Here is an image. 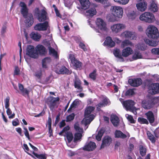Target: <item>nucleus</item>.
Here are the masks:
<instances>
[{
    "mask_svg": "<svg viewBox=\"0 0 159 159\" xmlns=\"http://www.w3.org/2000/svg\"><path fill=\"white\" fill-rule=\"evenodd\" d=\"M95 109V107L91 106L87 107L85 108L84 117L82 121L85 126L89 124L94 118L95 116L94 114H91V113Z\"/></svg>",
    "mask_w": 159,
    "mask_h": 159,
    "instance_id": "f257e3e1",
    "label": "nucleus"
},
{
    "mask_svg": "<svg viewBox=\"0 0 159 159\" xmlns=\"http://www.w3.org/2000/svg\"><path fill=\"white\" fill-rule=\"evenodd\" d=\"M146 33L148 37L151 38L157 39L159 37L158 29L155 26L152 25L148 26Z\"/></svg>",
    "mask_w": 159,
    "mask_h": 159,
    "instance_id": "f03ea898",
    "label": "nucleus"
},
{
    "mask_svg": "<svg viewBox=\"0 0 159 159\" xmlns=\"http://www.w3.org/2000/svg\"><path fill=\"white\" fill-rule=\"evenodd\" d=\"M59 97H54L49 96L45 99V102L48 105L51 111H53L57 102L60 101Z\"/></svg>",
    "mask_w": 159,
    "mask_h": 159,
    "instance_id": "7ed1b4c3",
    "label": "nucleus"
},
{
    "mask_svg": "<svg viewBox=\"0 0 159 159\" xmlns=\"http://www.w3.org/2000/svg\"><path fill=\"white\" fill-rule=\"evenodd\" d=\"M35 13L37 15L38 20L40 22L45 21L48 18L47 13L46 10V8L44 7L40 11L38 7L35 9Z\"/></svg>",
    "mask_w": 159,
    "mask_h": 159,
    "instance_id": "20e7f679",
    "label": "nucleus"
},
{
    "mask_svg": "<svg viewBox=\"0 0 159 159\" xmlns=\"http://www.w3.org/2000/svg\"><path fill=\"white\" fill-rule=\"evenodd\" d=\"M140 20L146 22L152 23L155 20V17L153 14L149 12H145L139 17Z\"/></svg>",
    "mask_w": 159,
    "mask_h": 159,
    "instance_id": "39448f33",
    "label": "nucleus"
},
{
    "mask_svg": "<svg viewBox=\"0 0 159 159\" xmlns=\"http://www.w3.org/2000/svg\"><path fill=\"white\" fill-rule=\"evenodd\" d=\"M154 99L152 97L147 96V99L142 102V106L145 109H149L152 108L154 105Z\"/></svg>",
    "mask_w": 159,
    "mask_h": 159,
    "instance_id": "423d86ee",
    "label": "nucleus"
},
{
    "mask_svg": "<svg viewBox=\"0 0 159 159\" xmlns=\"http://www.w3.org/2000/svg\"><path fill=\"white\" fill-rule=\"evenodd\" d=\"M69 58L70 60L72 66L75 69L77 70L81 69L82 66V63L76 58L74 55L70 54L69 55Z\"/></svg>",
    "mask_w": 159,
    "mask_h": 159,
    "instance_id": "0eeeda50",
    "label": "nucleus"
},
{
    "mask_svg": "<svg viewBox=\"0 0 159 159\" xmlns=\"http://www.w3.org/2000/svg\"><path fill=\"white\" fill-rule=\"evenodd\" d=\"M26 54L30 57L34 59L37 58L39 57L38 53L34 46L29 45L27 46L26 50Z\"/></svg>",
    "mask_w": 159,
    "mask_h": 159,
    "instance_id": "6e6552de",
    "label": "nucleus"
},
{
    "mask_svg": "<svg viewBox=\"0 0 159 159\" xmlns=\"http://www.w3.org/2000/svg\"><path fill=\"white\" fill-rule=\"evenodd\" d=\"M112 14L119 18L122 17L123 11L122 8L120 6H112L110 9Z\"/></svg>",
    "mask_w": 159,
    "mask_h": 159,
    "instance_id": "1a4fd4ad",
    "label": "nucleus"
},
{
    "mask_svg": "<svg viewBox=\"0 0 159 159\" xmlns=\"http://www.w3.org/2000/svg\"><path fill=\"white\" fill-rule=\"evenodd\" d=\"M148 92L153 95L159 93V83H152L150 84L148 87Z\"/></svg>",
    "mask_w": 159,
    "mask_h": 159,
    "instance_id": "9d476101",
    "label": "nucleus"
},
{
    "mask_svg": "<svg viewBox=\"0 0 159 159\" xmlns=\"http://www.w3.org/2000/svg\"><path fill=\"white\" fill-rule=\"evenodd\" d=\"M49 27L48 22L47 21L43 23H39L36 24L34 27V30L36 31H46Z\"/></svg>",
    "mask_w": 159,
    "mask_h": 159,
    "instance_id": "9b49d317",
    "label": "nucleus"
},
{
    "mask_svg": "<svg viewBox=\"0 0 159 159\" xmlns=\"http://www.w3.org/2000/svg\"><path fill=\"white\" fill-rule=\"evenodd\" d=\"M125 25L123 24H117L111 26V29L112 31L117 34L120 32L123 29L125 28Z\"/></svg>",
    "mask_w": 159,
    "mask_h": 159,
    "instance_id": "f8f14e48",
    "label": "nucleus"
},
{
    "mask_svg": "<svg viewBox=\"0 0 159 159\" xmlns=\"http://www.w3.org/2000/svg\"><path fill=\"white\" fill-rule=\"evenodd\" d=\"M24 18L25 19V23L27 27H30L33 25L34 20L33 16L32 14L29 13Z\"/></svg>",
    "mask_w": 159,
    "mask_h": 159,
    "instance_id": "ddd939ff",
    "label": "nucleus"
},
{
    "mask_svg": "<svg viewBox=\"0 0 159 159\" xmlns=\"http://www.w3.org/2000/svg\"><path fill=\"white\" fill-rule=\"evenodd\" d=\"M19 6L22 7L20 9L21 13L24 17H25V16L28 15L29 14L28 13L29 9L27 7L26 4L24 2H20Z\"/></svg>",
    "mask_w": 159,
    "mask_h": 159,
    "instance_id": "4468645a",
    "label": "nucleus"
},
{
    "mask_svg": "<svg viewBox=\"0 0 159 159\" xmlns=\"http://www.w3.org/2000/svg\"><path fill=\"white\" fill-rule=\"evenodd\" d=\"M96 23L98 27L100 30H106L107 28L106 23L102 19L100 18H97Z\"/></svg>",
    "mask_w": 159,
    "mask_h": 159,
    "instance_id": "2eb2a0df",
    "label": "nucleus"
},
{
    "mask_svg": "<svg viewBox=\"0 0 159 159\" xmlns=\"http://www.w3.org/2000/svg\"><path fill=\"white\" fill-rule=\"evenodd\" d=\"M96 146L95 143L90 141L86 144L83 147V149L84 151H92L96 148Z\"/></svg>",
    "mask_w": 159,
    "mask_h": 159,
    "instance_id": "dca6fc26",
    "label": "nucleus"
},
{
    "mask_svg": "<svg viewBox=\"0 0 159 159\" xmlns=\"http://www.w3.org/2000/svg\"><path fill=\"white\" fill-rule=\"evenodd\" d=\"M112 141L111 138L108 136H104L102 140V143L101 145V148H102L105 147L109 146Z\"/></svg>",
    "mask_w": 159,
    "mask_h": 159,
    "instance_id": "f3484780",
    "label": "nucleus"
},
{
    "mask_svg": "<svg viewBox=\"0 0 159 159\" xmlns=\"http://www.w3.org/2000/svg\"><path fill=\"white\" fill-rule=\"evenodd\" d=\"M103 44L104 46H106L110 48H112L115 45V42L113 41L110 37H107Z\"/></svg>",
    "mask_w": 159,
    "mask_h": 159,
    "instance_id": "a211bd4d",
    "label": "nucleus"
},
{
    "mask_svg": "<svg viewBox=\"0 0 159 159\" xmlns=\"http://www.w3.org/2000/svg\"><path fill=\"white\" fill-rule=\"evenodd\" d=\"M74 84L75 88L78 90L79 92H81L83 91V89L81 85V81L77 77L75 78Z\"/></svg>",
    "mask_w": 159,
    "mask_h": 159,
    "instance_id": "6ab92c4d",
    "label": "nucleus"
},
{
    "mask_svg": "<svg viewBox=\"0 0 159 159\" xmlns=\"http://www.w3.org/2000/svg\"><path fill=\"white\" fill-rule=\"evenodd\" d=\"M147 3L145 2H140L136 5L138 10L141 11H145L147 8Z\"/></svg>",
    "mask_w": 159,
    "mask_h": 159,
    "instance_id": "aec40b11",
    "label": "nucleus"
},
{
    "mask_svg": "<svg viewBox=\"0 0 159 159\" xmlns=\"http://www.w3.org/2000/svg\"><path fill=\"white\" fill-rule=\"evenodd\" d=\"M36 49L37 53L40 55H45L46 52V48L41 44L37 45L36 47Z\"/></svg>",
    "mask_w": 159,
    "mask_h": 159,
    "instance_id": "412c9836",
    "label": "nucleus"
},
{
    "mask_svg": "<svg viewBox=\"0 0 159 159\" xmlns=\"http://www.w3.org/2000/svg\"><path fill=\"white\" fill-rule=\"evenodd\" d=\"M142 82L141 79L137 78L136 79H130V85L133 86H138L140 85Z\"/></svg>",
    "mask_w": 159,
    "mask_h": 159,
    "instance_id": "4be33fe9",
    "label": "nucleus"
},
{
    "mask_svg": "<svg viewBox=\"0 0 159 159\" xmlns=\"http://www.w3.org/2000/svg\"><path fill=\"white\" fill-rule=\"evenodd\" d=\"M97 11L94 7L91 8L87 10L85 13V14L87 16L92 17L96 14Z\"/></svg>",
    "mask_w": 159,
    "mask_h": 159,
    "instance_id": "5701e85b",
    "label": "nucleus"
},
{
    "mask_svg": "<svg viewBox=\"0 0 159 159\" xmlns=\"http://www.w3.org/2000/svg\"><path fill=\"white\" fill-rule=\"evenodd\" d=\"M113 53L115 56L117 58L121 59L122 61H124L122 57L120 50L116 48L113 50Z\"/></svg>",
    "mask_w": 159,
    "mask_h": 159,
    "instance_id": "b1692460",
    "label": "nucleus"
},
{
    "mask_svg": "<svg viewBox=\"0 0 159 159\" xmlns=\"http://www.w3.org/2000/svg\"><path fill=\"white\" fill-rule=\"evenodd\" d=\"M58 73L63 75H70L71 73V71L68 70L66 66H63L59 70Z\"/></svg>",
    "mask_w": 159,
    "mask_h": 159,
    "instance_id": "393cba45",
    "label": "nucleus"
},
{
    "mask_svg": "<svg viewBox=\"0 0 159 159\" xmlns=\"http://www.w3.org/2000/svg\"><path fill=\"white\" fill-rule=\"evenodd\" d=\"M83 9L86 10L89 8L90 5L89 0H79Z\"/></svg>",
    "mask_w": 159,
    "mask_h": 159,
    "instance_id": "a878e982",
    "label": "nucleus"
},
{
    "mask_svg": "<svg viewBox=\"0 0 159 159\" xmlns=\"http://www.w3.org/2000/svg\"><path fill=\"white\" fill-rule=\"evenodd\" d=\"M31 38L35 41H39L41 37V35L38 33L32 32L30 35Z\"/></svg>",
    "mask_w": 159,
    "mask_h": 159,
    "instance_id": "bb28decb",
    "label": "nucleus"
},
{
    "mask_svg": "<svg viewBox=\"0 0 159 159\" xmlns=\"http://www.w3.org/2000/svg\"><path fill=\"white\" fill-rule=\"evenodd\" d=\"M135 103L134 102L131 100H130V111L132 112L134 115L137 114L136 111L138 109L135 106Z\"/></svg>",
    "mask_w": 159,
    "mask_h": 159,
    "instance_id": "cd10ccee",
    "label": "nucleus"
},
{
    "mask_svg": "<svg viewBox=\"0 0 159 159\" xmlns=\"http://www.w3.org/2000/svg\"><path fill=\"white\" fill-rule=\"evenodd\" d=\"M119 100L122 103L123 107L126 111H129V100H124V99L122 98H120Z\"/></svg>",
    "mask_w": 159,
    "mask_h": 159,
    "instance_id": "c85d7f7f",
    "label": "nucleus"
},
{
    "mask_svg": "<svg viewBox=\"0 0 159 159\" xmlns=\"http://www.w3.org/2000/svg\"><path fill=\"white\" fill-rule=\"evenodd\" d=\"M51 61V59L50 57H47L44 58L42 61V67L44 68H47V65L49 64Z\"/></svg>",
    "mask_w": 159,
    "mask_h": 159,
    "instance_id": "c756f323",
    "label": "nucleus"
},
{
    "mask_svg": "<svg viewBox=\"0 0 159 159\" xmlns=\"http://www.w3.org/2000/svg\"><path fill=\"white\" fill-rule=\"evenodd\" d=\"M148 119L151 123L154 122V116L153 113L151 111H149L145 113Z\"/></svg>",
    "mask_w": 159,
    "mask_h": 159,
    "instance_id": "7c9ffc66",
    "label": "nucleus"
},
{
    "mask_svg": "<svg viewBox=\"0 0 159 159\" xmlns=\"http://www.w3.org/2000/svg\"><path fill=\"white\" fill-rule=\"evenodd\" d=\"M115 135L116 138H120L124 139L127 137V136L126 134H124L121 131L119 130H116L115 131Z\"/></svg>",
    "mask_w": 159,
    "mask_h": 159,
    "instance_id": "2f4dec72",
    "label": "nucleus"
},
{
    "mask_svg": "<svg viewBox=\"0 0 159 159\" xmlns=\"http://www.w3.org/2000/svg\"><path fill=\"white\" fill-rule=\"evenodd\" d=\"M18 86L19 89L22 93L23 96H25V94L29 96V91L26 89H24V86L22 84H19Z\"/></svg>",
    "mask_w": 159,
    "mask_h": 159,
    "instance_id": "473e14b6",
    "label": "nucleus"
},
{
    "mask_svg": "<svg viewBox=\"0 0 159 159\" xmlns=\"http://www.w3.org/2000/svg\"><path fill=\"white\" fill-rule=\"evenodd\" d=\"M105 130L104 128H102L98 132V134L96 136V139L98 141L101 140L102 138L105 133Z\"/></svg>",
    "mask_w": 159,
    "mask_h": 159,
    "instance_id": "72a5a7b5",
    "label": "nucleus"
},
{
    "mask_svg": "<svg viewBox=\"0 0 159 159\" xmlns=\"http://www.w3.org/2000/svg\"><path fill=\"white\" fill-rule=\"evenodd\" d=\"M145 42L149 46L155 47L158 44V42L152 40H150L148 39H144Z\"/></svg>",
    "mask_w": 159,
    "mask_h": 159,
    "instance_id": "f704fd0d",
    "label": "nucleus"
},
{
    "mask_svg": "<svg viewBox=\"0 0 159 159\" xmlns=\"http://www.w3.org/2000/svg\"><path fill=\"white\" fill-rule=\"evenodd\" d=\"M111 121L114 126H116L119 123V118L117 116H113L111 118Z\"/></svg>",
    "mask_w": 159,
    "mask_h": 159,
    "instance_id": "c9c22d12",
    "label": "nucleus"
},
{
    "mask_svg": "<svg viewBox=\"0 0 159 159\" xmlns=\"http://www.w3.org/2000/svg\"><path fill=\"white\" fill-rule=\"evenodd\" d=\"M80 102L78 99L75 100L71 104L70 107L68 109V111H69L73 108H76L79 105Z\"/></svg>",
    "mask_w": 159,
    "mask_h": 159,
    "instance_id": "e433bc0d",
    "label": "nucleus"
},
{
    "mask_svg": "<svg viewBox=\"0 0 159 159\" xmlns=\"http://www.w3.org/2000/svg\"><path fill=\"white\" fill-rule=\"evenodd\" d=\"M49 53L50 55L52 54L56 58L58 57L57 52L55 49L51 47L49 48Z\"/></svg>",
    "mask_w": 159,
    "mask_h": 159,
    "instance_id": "4c0bfd02",
    "label": "nucleus"
},
{
    "mask_svg": "<svg viewBox=\"0 0 159 159\" xmlns=\"http://www.w3.org/2000/svg\"><path fill=\"white\" fill-rule=\"evenodd\" d=\"M136 48L141 51H144L146 48V46L143 43H138L136 46Z\"/></svg>",
    "mask_w": 159,
    "mask_h": 159,
    "instance_id": "58836bf2",
    "label": "nucleus"
},
{
    "mask_svg": "<svg viewBox=\"0 0 159 159\" xmlns=\"http://www.w3.org/2000/svg\"><path fill=\"white\" fill-rule=\"evenodd\" d=\"M139 150L140 154L142 156H145L146 153V148L145 146L142 145L139 146Z\"/></svg>",
    "mask_w": 159,
    "mask_h": 159,
    "instance_id": "ea45409f",
    "label": "nucleus"
},
{
    "mask_svg": "<svg viewBox=\"0 0 159 159\" xmlns=\"http://www.w3.org/2000/svg\"><path fill=\"white\" fill-rule=\"evenodd\" d=\"M96 72L97 70L96 69H95L92 72L90 73L89 74V78L93 81L95 80L96 79V77L97 75Z\"/></svg>",
    "mask_w": 159,
    "mask_h": 159,
    "instance_id": "a19ab883",
    "label": "nucleus"
},
{
    "mask_svg": "<svg viewBox=\"0 0 159 159\" xmlns=\"http://www.w3.org/2000/svg\"><path fill=\"white\" fill-rule=\"evenodd\" d=\"M122 55L124 57H127L129 55V47H127L122 50Z\"/></svg>",
    "mask_w": 159,
    "mask_h": 159,
    "instance_id": "79ce46f5",
    "label": "nucleus"
},
{
    "mask_svg": "<svg viewBox=\"0 0 159 159\" xmlns=\"http://www.w3.org/2000/svg\"><path fill=\"white\" fill-rule=\"evenodd\" d=\"M158 9V7L157 4L154 3H152L149 7V10L153 12L157 11Z\"/></svg>",
    "mask_w": 159,
    "mask_h": 159,
    "instance_id": "37998d69",
    "label": "nucleus"
},
{
    "mask_svg": "<svg viewBox=\"0 0 159 159\" xmlns=\"http://www.w3.org/2000/svg\"><path fill=\"white\" fill-rule=\"evenodd\" d=\"M142 57L141 54L139 52H136L132 57V60L130 59V61L135 60L141 58Z\"/></svg>",
    "mask_w": 159,
    "mask_h": 159,
    "instance_id": "c03bdc74",
    "label": "nucleus"
},
{
    "mask_svg": "<svg viewBox=\"0 0 159 159\" xmlns=\"http://www.w3.org/2000/svg\"><path fill=\"white\" fill-rule=\"evenodd\" d=\"M82 136V135L81 133L78 132L75 133L74 135V142H76L80 140L81 139Z\"/></svg>",
    "mask_w": 159,
    "mask_h": 159,
    "instance_id": "a18cd8bd",
    "label": "nucleus"
},
{
    "mask_svg": "<svg viewBox=\"0 0 159 159\" xmlns=\"http://www.w3.org/2000/svg\"><path fill=\"white\" fill-rule=\"evenodd\" d=\"M66 137L69 143H70L73 140V136L72 134L70 132H67L66 133Z\"/></svg>",
    "mask_w": 159,
    "mask_h": 159,
    "instance_id": "49530a36",
    "label": "nucleus"
},
{
    "mask_svg": "<svg viewBox=\"0 0 159 159\" xmlns=\"http://www.w3.org/2000/svg\"><path fill=\"white\" fill-rule=\"evenodd\" d=\"M147 134L149 139L152 143H154L155 142V138L153 134H151L149 131L147 132Z\"/></svg>",
    "mask_w": 159,
    "mask_h": 159,
    "instance_id": "de8ad7c7",
    "label": "nucleus"
},
{
    "mask_svg": "<svg viewBox=\"0 0 159 159\" xmlns=\"http://www.w3.org/2000/svg\"><path fill=\"white\" fill-rule=\"evenodd\" d=\"M116 16H114L113 14L109 15L107 16V19L109 21L114 22L116 20Z\"/></svg>",
    "mask_w": 159,
    "mask_h": 159,
    "instance_id": "09e8293b",
    "label": "nucleus"
},
{
    "mask_svg": "<svg viewBox=\"0 0 159 159\" xmlns=\"http://www.w3.org/2000/svg\"><path fill=\"white\" fill-rule=\"evenodd\" d=\"M75 114L74 113H72L66 117V121L69 122L73 120L74 119Z\"/></svg>",
    "mask_w": 159,
    "mask_h": 159,
    "instance_id": "8fccbe9b",
    "label": "nucleus"
},
{
    "mask_svg": "<svg viewBox=\"0 0 159 159\" xmlns=\"http://www.w3.org/2000/svg\"><path fill=\"white\" fill-rule=\"evenodd\" d=\"M138 121L141 124H148V120L146 119L143 117L139 118Z\"/></svg>",
    "mask_w": 159,
    "mask_h": 159,
    "instance_id": "3c124183",
    "label": "nucleus"
},
{
    "mask_svg": "<svg viewBox=\"0 0 159 159\" xmlns=\"http://www.w3.org/2000/svg\"><path fill=\"white\" fill-rule=\"evenodd\" d=\"M114 1L118 4L122 5H125L127 4L129 0H113Z\"/></svg>",
    "mask_w": 159,
    "mask_h": 159,
    "instance_id": "603ef678",
    "label": "nucleus"
},
{
    "mask_svg": "<svg viewBox=\"0 0 159 159\" xmlns=\"http://www.w3.org/2000/svg\"><path fill=\"white\" fill-rule=\"evenodd\" d=\"M23 149L25 150V151L26 152L28 155L31 156L33 157H34L29 152H28V151H29L30 150L29 148V147H28L27 145L26 144L24 143L23 144Z\"/></svg>",
    "mask_w": 159,
    "mask_h": 159,
    "instance_id": "864d4df0",
    "label": "nucleus"
},
{
    "mask_svg": "<svg viewBox=\"0 0 159 159\" xmlns=\"http://www.w3.org/2000/svg\"><path fill=\"white\" fill-rule=\"evenodd\" d=\"M129 45V40H125L122 42L120 47L121 48H123Z\"/></svg>",
    "mask_w": 159,
    "mask_h": 159,
    "instance_id": "5fc2aeb1",
    "label": "nucleus"
},
{
    "mask_svg": "<svg viewBox=\"0 0 159 159\" xmlns=\"http://www.w3.org/2000/svg\"><path fill=\"white\" fill-rule=\"evenodd\" d=\"M129 96V89L126 91H123L121 97L124 98H126L128 96Z\"/></svg>",
    "mask_w": 159,
    "mask_h": 159,
    "instance_id": "6e6d98bb",
    "label": "nucleus"
},
{
    "mask_svg": "<svg viewBox=\"0 0 159 159\" xmlns=\"http://www.w3.org/2000/svg\"><path fill=\"white\" fill-rule=\"evenodd\" d=\"M151 52L153 54L159 55V48H153L151 50Z\"/></svg>",
    "mask_w": 159,
    "mask_h": 159,
    "instance_id": "4d7b16f0",
    "label": "nucleus"
},
{
    "mask_svg": "<svg viewBox=\"0 0 159 159\" xmlns=\"http://www.w3.org/2000/svg\"><path fill=\"white\" fill-rule=\"evenodd\" d=\"M23 129L24 130V134H25V136L29 140H30V136L29 134V132L28 131L27 129L25 127Z\"/></svg>",
    "mask_w": 159,
    "mask_h": 159,
    "instance_id": "13d9d810",
    "label": "nucleus"
},
{
    "mask_svg": "<svg viewBox=\"0 0 159 159\" xmlns=\"http://www.w3.org/2000/svg\"><path fill=\"white\" fill-rule=\"evenodd\" d=\"M20 70L17 66H16L15 67V70L14 72V75H18L20 74Z\"/></svg>",
    "mask_w": 159,
    "mask_h": 159,
    "instance_id": "bf43d9fd",
    "label": "nucleus"
},
{
    "mask_svg": "<svg viewBox=\"0 0 159 159\" xmlns=\"http://www.w3.org/2000/svg\"><path fill=\"white\" fill-rule=\"evenodd\" d=\"M136 38V35L134 32H130V40L135 39Z\"/></svg>",
    "mask_w": 159,
    "mask_h": 159,
    "instance_id": "052dcab7",
    "label": "nucleus"
},
{
    "mask_svg": "<svg viewBox=\"0 0 159 159\" xmlns=\"http://www.w3.org/2000/svg\"><path fill=\"white\" fill-rule=\"evenodd\" d=\"M121 36L125 38L129 37V31H125L124 32L121 34Z\"/></svg>",
    "mask_w": 159,
    "mask_h": 159,
    "instance_id": "680f3d73",
    "label": "nucleus"
},
{
    "mask_svg": "<svg viewBox=\"0 0 159 159\" xmlns=\"http://www.w3.org/2000/svg\"><path fill=\"white\" fill-rule=\"evenodd\" d=\"M74 127L75 129L77 131L81 132L83 131L82 128H81L79 127L78 124H75L74 125Z\"/></svg>",
    "mask_w": 159,
    "mask_h": 159,
    "instance_id": "e2e57ef3",
    "label": "nucleus"
},
{
    "mask_svg": "<svg viewBox=\"0 0 159 159\" xmlns=\"http://www.w3.org/2000/svg\"><path fill=\"white\" fill-rule=\"evenodd\" d=\"M38 79H41L42 76V73L41 71L36 72L34 75Z\"/></svg>",
    "mask_w": 159,
    "mask_h": 159,
    "instance_id": "0e129e2a",
    "label": "nucleus"
},
{
    "mask_svg": "<svg viewBox=\"0 0 159 159\" xmlns=\"http://www.w3.org/2000/svg\"><path fill=\"white\" fill-rule=\"evenodd\" d=\"M105 107V105L102 102H100L97 105V109L98 111H100V108L102 107Z\"/></svg>",
    "mask_w": 159,
    "mask_h": 159,
    "instance_id": "69168bd1",
    "label": "nucleus"
},
{
    "mask_svg": "<svg viewBox=\"0 0 159 159\" xmlns=\"http://www.w3.org/2000/svg\"><path fill=\"white\" fill-rule=\"evenodd\" d=\"M109 101V100L108 98L106 97L103 99L102 102L106 106L108 104Z\"/></svg>",
    "mask_w": 159,
    "mask_h": 159,
    "instance_id": "338daca9",
    "label": "nucleus"
},
{
    "mask_svg": "<svg viewBox=\"0 0 159 159\" xmlns=\"http://www.w3.org/2000/svg\"><path fill=\"white\" fill-rule=\"evenodd\" d=\"M80 47L83 49L84 51L87 50V49L85 47V45L83 43L80 42L79 43Z\"/></svg>",
    "mask_w": 159,
    "mask_h": 159,
    "instance_id": "774afa93",
    "label": "nucleus"
}]
</instances>
